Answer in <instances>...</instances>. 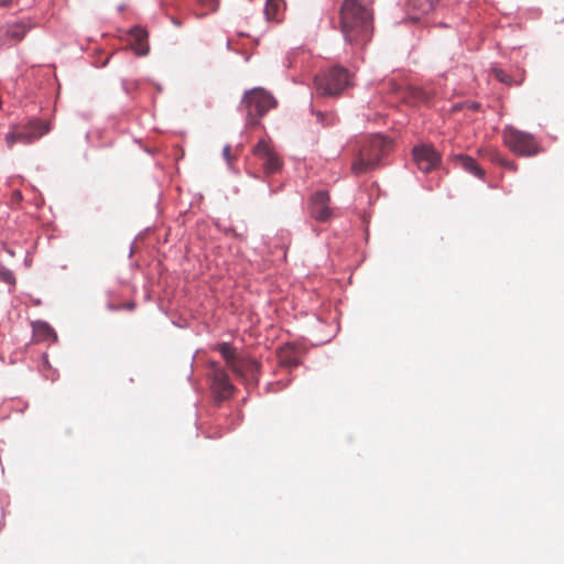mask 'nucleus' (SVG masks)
I'll return each mask as SVG.
<instances>
[{
    "instance_id": "nucleus-18",
    "label": "nucleus",
    "mask_w": 564,
    "mask_h": 564,
    "mask_svg": "<svg viewBox=\"0 0 564 564\" xmlns=\"http://www.w3.org/2000/svg\"><path fill=\"white\" fill-rule=\"evenodd\" d=\"M316 120L323 127L334 126L337 122V117L333 112L315 111Z\"/></svg>"
},
{
    "instance_id": "nucleus-20",
    "label": "nucleus",
    "mask_w": 564,
    "mask_h": 564,
    "mask_svg": "<svg viewBox=\"0 0 564 564\" xmlns=\"http://www.w3.org/2000/svg\"><path fill=\"white\" fill-rule=\"evenodd\" d=\"M0 280L10 284V285H14L15 284V276H14V273L10 270V269H7V268H2L0 270Z\"/></svg>"
},
{
    "instance_id": "nucleus-28",
    "label": "nucleus",
    "mask_w": 564,
    "mask_h": 564,
    "mask_svg": "<svg viewBox=\"0 0 564 564\" xmlns=\"http://www.w3.org/2000/svg\"><path fill=\"white\" fill-rule=\"evenodd\" d=\"M478 107H479V106H478V104H474V105L471 106V108H473V109H477Z\"/></svg>"
},
{
    "instance_id": "nucleus-2",
    "label": "nucleus",
    "mask_w": 564,
    "mask_h": 564,
    "mask_svg": "<svg viewBox=\"0 0 564 564\" xmlns=\"http://www.w3.org/2000/svg\"><path fill=\"white\" fill-rule=\"evenodd\" d=\"M391 142L381 134L365 138L354 161L351 170L355 174L368 173L380 166L381 159L388 153Z\"/></svg>"
},
{
    "instance_id": "nucleus-23",
    "label": "nucleus",
    "mask_w": 564,
    "mask_h": 564,
    "mask_svg": "<svg viewBox=\"0 0 564 564\" xmlns=\"http://www.w3.org/2000/svg\"><path fill=\"white\" fill-rule=\"evenodd\" d=\"M223 156H224V159H225L228 163L230 162L231 156H230V145H229V144H227V145H225V147H224V149H223Z\"/></svg>"
},
{
    "instance_id": "nucleus-15",
    "label": "nucleus",
    "mask_w": 564,
    "mask_h": 564,
    "mask_svg": "<svg viewBox=\"0 0 564 564\" xmlns=\"http://www.w3.org/2000/svg\"><path fill=\"white\" fill-rule=\"evenodd\" d=\"M28 32V29L22 23L9 24L6 29V36L13 42L21 41Z\"/></svg>"
},
{
    "instance_id": "nucleus-3",
    "label": "nucleus",
    "mask_w": 564,
    "mask_h": 564,
    "mask_svg": "<svg viewBox=\"0 0 564 564\" xmlns=\"http://www.w3.org/2000/svg\"><path fill=\"white\" fill-rule=\"evenodd\" d=\"M275 104L276 101L271 94L263 88L256 87L243 94L239 111L243 113L247 126H256Z\"/></svg>"
},
{
    "instance_id": "nucleus-17",
    "label": "nucleus",
    "mask_w": 564,
    "mask_h": 564,
    "mask_svg": "<svg viewBox=\"0 0 564 564\" xmlns=\"http://www.w3.org/2000/svg\"><path fill=\"white\" fill-rule=\"evenodd\" d=\"M487 155H488L489 160H491L492 162L503 166L505 169H508V170H511V171H516L517 170V165H516L514 162L505 159L496 150H488L487 151Z\"/></svg>"
},
{
    "instance_id": "nucleus-22",
    "label": "nucleus",
    "mask_w": 564,
    "mask_h": 564,
    "mask_svg": "<svg viewBox=\"0 0 564 564\" xmlns=\"http://www.w3.org/2000/svg\"><path fill=\"white\" fill-rule=\"evenodd\" d=\"M278 10H279V4L271 3V2L268 1L265 7H264V14L267 17V20L274 19Z\"/></svg>"
},
{
    "instance_id": "nucleus-5",
    "label": "nucleus",
    "mask_w": 564,
    "mask_h": 564,
    "mask_svg": "<svg viewBox=\"0 0 564 564\" xmlns=\"http://www.w3.org/2000/svg\"><path fill=\"white\" fill-rule=\"evenodd\" d=\"M502 137L505 144L517 155L533 156L541 150L533 134L513 127H506Z\"/></svg>"
},
{
    "instance_id": "nucleus-26",
    "label": "nucleus",
    "mask_w": 564,
    "mask_h": 564,
    "mask_svg": "<svg viewBox=\"0 0 564 564\" xmlns=\"http://www.w3.org/2000/svg\"><path fill=\"white\" fill-rule=\"evenodd\" d=\"M118 10L119 11H123L124 10V6L123 4L119 6Z\"/></svg>"
},
{
    "instance_id": "nucleus-14",
    "label": "nucleus",
    "mask_w": 564,
    "mask_h": 564,
    "mask_svg": "<svg viewBox=\"0 0 564 564\" xmlns=\"http://www.w3.org/2000/svg\"><path fill=\"white\" fill-rule=\"evenodd\" d=\"M217 350L219 354L224 357L227 365L232 369L235 372H239L237 366L235 365L236 360V352L235 348L229 343H219L217 344Z\"/></svg>"
},
{
    "instance_id": "nucleus-11",
    "label": "nucleus",
    "mask_w": 564,
    "mask_h": 564,
    "mask_svg": "<svg viewBox=\"0 0 564 564\" xmlns=\"http://www.w3.org/2000/svg\"><path fill=\"white\" fill-rule=\"evenodd\" d=\"M130 35L132 37V43L130 44L131 50L137 56H145L149 54V43H148V31L142 26H133L130 30Z\"/></svg>"
},
{
    "instance_id": "nucleus-13",
    "label": "nucleus",
    "mask_w": 564,
    "mask_h": 564,
    "mask_svg": "<svg viewBox=\"0 0 564 564\" xmlns=\"http://www.w3.org/2000/svg\"><path fill=\"white\" fill-rule=\"evenodd\" d=\"M455 161L462 166L465 171L469 172L470 174L482 177L484 171L477 164V162L469 155L466 154H457L455 155Z\"/></svg>"
},
{
    "instance_id": "nucleus-25",
    "label": "nucleus",
    "mask_w": 564,
    "mask_h": 564,
    "mask_svg": "<svg viewBox=\"0 0 564 564\" xmlns=\"http://www.w3.org/2000/svg\"><path fill=\"white\" fill-rule=\"evenodd\" d=\"M134 307V304L133 303H129L128 304V308L132 310Z\"/></svg>"
},
{
    "instance_id": "nucleus-29",
    "label": "nucleus",
    "mask_w": 564,
    "mask_h": 564,
    "mask_svg": "<svg viewBox=\"0 0 564 564\" xmlns=\"http://www.w3.org/2000/svg\"><path fill=\"white\" fill-rule=\"evenodd\" d=\"M254 368L257 369L259 365L257 362H253Z\"/></svg>"
},
{
    "instance_id": "nucleus-4",
    "label": "nucleus",
    "mask_w": 564,
    "mask_h": 564,
    "mask_svg": "<svg viewBox=\"0 0 564 564\" xmlns=\"http://www.w3.org/2000/svg\"><path fill=\"white\" fill-rule=\"evenodd\" d=\"M316 90L324 96H336L350 84L349 72L341 66H333L314 78Z\"/></svg>"
},
{
    "instance_id": "nucleus-12",
    "label": "nucleus",
    "mask_w": 564,
    "mask_h": 564,
    "mask_svg": "<svg viewBox=\"0 0 564 564\" xmlns=\"http://www.w3.org/2000/svg\"><path fill=\"white\" fill-rule=\"evenodd\" d=\"M441 0H405L404 6L412 12V19L417 20L421 14L431 12Z\"/></svg>"
},
{
    "instance_id": "nucleus-16",
    "label": "nucleus",
    "mask_w": 564,
    "mask_h": 564,
    "mask_svg": "<svg viewBox=\"0 0 564 564\" xmlns=\"http://www.w3.org/2000/svg\"><path fill=\"white\" fill-rule=\"evenodd\" d=\"M34 330L35 333L43 337L44 339H53V340H56L57 339V335H56V332L54 330L53 327H51V325L46 322H36L34 324Z\"/></svg>"
},
{
    "instance_id": "nucleus-10",
    "label": "nucleus",
    "mask_w": 564,
    "mask_h": 564,
    "mask_svg": "<svg viewBox=\"0 0 564 564\" xmlns=\"http://www.w3.org/2000/svg\"><path fill=\"white\" fill-rule=\"evenodd\" d=\"M253 153L262 160V166L267 174H273L281 169L279 155L265 140H260L253 148Z\"/></svg>"
},
{
    "instance_id": "nucleus-27",
    "label": "nucleus",
    "mask_w": 564,
    "mask_h": 564,
    "mask_svg": "<svg viewBox=\"0 0 564 564\" xmlns=\"http://www.w3.org/2000/svg\"><path fill=\"white\" fill-rule=\"evenodd\" d=\"M226 46L228 50H230V41L229 40L227 41Z\"/></svg>"
},
{
    "instance_id": "nucleus-1",
    "label": "nucleus",
    "mask_w": 564,
    "mask_h": 564,
    "mask_svg": "<svg viewBox=\"0 0 564 564\" xmlns=\"http://www.w3.org/2000/svg\"><path fill=\"white\" fill-rule=\"evenodd\" d=\"M339 25L346 43L368 42L373 29L372 12L359 0H344Z\"/></svg>"
},
{
    "instance_id": "nucleus-19",
    "label": "nucleus",
    "mask_w": 564,
    "mask_h": 564,
    "mask_svg": "<svg viewBox=\"0 0 564 564\" xmlns=\"http://www.w3.org/2000/svg\"><path fill=\"white\" fill-rule=\"evenodd\" d=\"M492 74L499 82L507 84V85L512 84V77L510 75H508L503 69L494 67Z\"/></svg>"
},
{
    "instance_id": "nucleus-9",
    "label": "nucleus",
    "mask_w": 564,
    "mask_h": 564,
    "mask_svg": "<svg viewBox=\"0 0 564 564\" xmlns=\"http://www.w3.org/2000/svg\"><path fill=\"white\" fill-rule=\"evenodd\" d=\"M412 153L419 170L424 173L432 171L440 163V154L432 145H416L413 148Z\"/></svg>"
},
{
    "instance_id": "nucleus-24",
    "label": "nucleus",
    "mask_w": 564,
    "mask_h": 564,
    "mask_svg": "<svg viewBox=\"0 0 564 564\" xmlns=\"http://www.w3.org/2000/svg\"><path fill=\"white\" fill-rule=\"evenodd\" d=\"M11 2L12 0H0V7H8Z\"/></svg>"
},
{
    "instance_id": "nucleus-21",
    "label": "nucleus",
    "mask_w": 564,
    "mask_h": 564,
    "mask_svg": "<svg viewBox=\"0 0 564 564\" xmlns=\"http://www.w3.org/2000/svg\"><path fill=\"white\" fill-rule=\"evenodd\" d=\"M280 362L282 366H284L289 369H292V368H296L300 365V359L295 356H291V357L281 356Z\"/></svg>"
},
{
    "instance_id": "nucleus-6",
    "label": "nucleus",
    "mask_w": 564,
    "mask_h": 564,
    "mask_svg": "<svg viewBox=\"0 0 564 564\" xmlns=\"http://www.w3.org/2000/svg\"><path fill=\"white\" fill-rule=\"evenodd\" d=\"M48 131L50 127L46 122L33 119L30 120L26 124L7 133L6 142L8 148H12L17 142L30 144L42 138Z\"/></svg>"
},
{
    "instance_id": "nucleus-7",
    "label": "nucleus",
    "mask_w": 564,
    "mask_h": 564,
    "mask_svg": "<svg viewBox=\"0 0 564 564\" xmlns=\"http://www.w3.org/2000/svg\"><path fill=\"white\" fill-rule=\"evenodd\" d=\"M210 389L218 402H223L232 397L235 386L230 382L227 372L215 361L210 362Z\"/></svg>"
},
{
    "instance_id": "nucleus-8",
    "label": "nucleus",
    "mask_w": 564,
    "mask_h": 564,
    "mask_svg": "<svg viewBox=\"0 0 564 564\" xmlns=\"http://www.w3.org/2000/svg\"><path fill=\"white\" fill-rule=\"evenodd\" d=\"M307 213L318 223H327L332 219L334 210L330 207V197L327 191H316L308 197Z\"/></svg>"
}]
</instances>
